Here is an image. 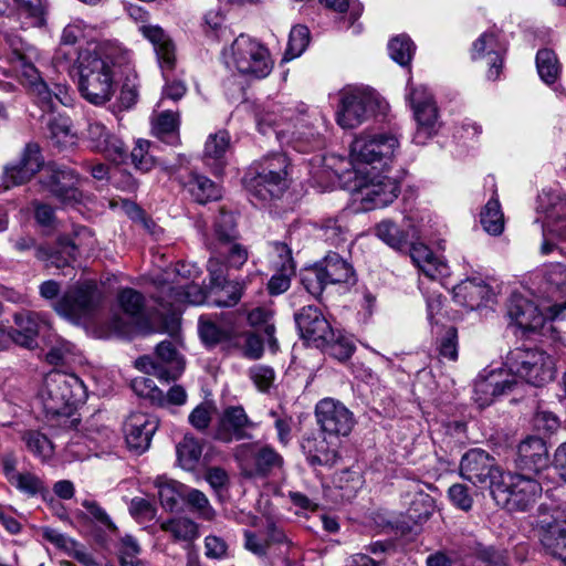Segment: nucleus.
Returning a JSON list of instances; mask_svg holds the SVG:
<instances>
[{"label": "nucleus", "instance_id": "nucleus-23", "mask_svg": "<svg viewBox=\"0 0 566 566\" xmlns=\"http://www.w3.org/2000/svg\"><path fill=\"white\" fill-rule=\"evenodd\" d=\"M43 166V158L39 145L28 144L21 158L6 166L2 182L6 189L20 186L29 181Z\"/></svg>", "mask_w": 566, "mask_h": 566}, {"label": "nucleus", "instance_id": "nucleus-56", "mask_svg": "<svg viewBox=\"0 0 566 566\" xmlns=\"http://www.w3.org/2000/svg\"><path fill=\"white\" fill-rule=\"evenodd\" d=\"M154 134L161 138L177 139V130L179 127V115L172 111H164L156 115L153 120Z\"/></svg>", "mask_w": 566, "mask_h": 566}, {"label": "nucleus", "instance_id": "nucleus-55", "mask_svg": "<svg viewBox=\"0 0 566 566\" xmlns=\"http://www.w3.org/2000/svg\"><path fill=\"white\" fill-rule=\"evenodd\" d=\"M154 151L155 146L150 142L138 139L130 153L132 164L142 172L149 171L157 163Z\"/></svg>", "mask_w": 566, "mask_h": 566}, {"label": "nucleus", "instance_id": "nucleus-37", "mask_svg": "<svg viewBox=\"0 0 566 566\" xmlns=\"http://www.w3.org/2000/svg\"><path fill=\"white\" fill-rule=\"evenodd\" d=\"M87 140L94 150L108 157L122 155L125 151L124 143L98 122L88 124Z\"/></svg>", "mask_w": 566, "mask_h": 566}, {"label": "nucleus", "instance_id": "nucleus-40", "mask_svg": "<svg viewBox=\"0 0 566 566\" xmlns=\"http://www.w3.org/2000/svg\"><path fill=\"white\" fill-rule=\"evenodd\" d=\"M10 46L12 50L10 62L14 70L20 73V76L24 80V84L29 87L41 82L42 78L39 75L35 66L30 62L27 52L23 48V43L20 40H10Z\"/></svg>", "mask_w": 566, "mask_h": 566}, {"label": "nucleus", "instance_id": "nucleus-8", "mask_svg": "<svg viewBox=\"0 0 566 566\" xmlns=\"http://www.w3.org/2000/svg\"><path fill=\"white\" fill-rule=\"evenodd\" d=\"M510 371L527 384L542 387L555 377L554 358L541 348H516L507 361Z\"/></svg>", "mask_w": 566, "mask_h": 566}, {"label": "nucleus", "instance_id": "nucleus-42", "mask_svg": "<svg viewBox=\"0 0 566 566\" xmlns=\"http://www.w3.org/2000/svg\"><path fill=\"white\" fill-rule=\"evenodd\" d=\"M191 197L199 203H206L220 198V189L217 184L199 174H191L184 184Z\"/></svg>", "mask_w": 566, "mask_h": 566}, {"label": "nucleus", "instance_id": "nucleus-11", "mask_svg": "<svg viewBox=\"0 0 566 566\" xmlns=\"http://www.w3.org/2000/svg\"><path fill=\"white\" fill-rule=\"evenodd\" d=\"M241 473L248 479H265L283 467V458L273 448L259 442L241 443L233 452Z\"/></svg>", "mask_w": 566, "mask_h": 566}, {"label": "nucleus", "instance_id": "nucleus-19", "mask_svg": "<svg viewBox=\"0 0 566 566\" xmlns=\"http://www.w3.org/2000/svg\"><path fill=\"white\" fill-rule=\"evenodd\" d=\"M13 247L19 252H25L35 249V258L46 262V265L62 269L69 265L76 258V243L67 235H62L57 240V248L50 250L44 247H36L35 239L30 235L19 237L13 241Z\"/></svg>", "mask_w": 566, "mask_h": 566}, {"label": "nucleus", "instance_id": "nucleus-38", "mask_svg": "<svg viewBox=\"0 0 566 566\" xmlns=\"http://www.w3.org/2000/svg\"><path fill=\"white\" fill-rule=\"evenodd\" d=\"M276 250L280 252V256H284V259L280 265V271L272 275L268 282V289L272 295H279L287 291L291 285V276L295 273V265L287 245L276 243Z\"/></svg>", "mask_w": 566, "mask_h": 566}, {"label": "nucleus", "instance_id": "nucleus-15", "mask_svg": "<svg viewBox=\"0 0 566 566\" xmlns=\"http://www.w3.org/2000/svg\"><path fill=\"white\" fill-rule=\"evenodd\" d=\"M460 474L474 485L488 486L491 493L503 478L494 458L482 449H472L462 457Z\"/></svg>", "mask_w": 566, "mask_h": 566}, {"label": "nucleus", "instance_id": "nucleus-61", "mask_svg": "<svg viewBox=\"0 0 566 566\" xmlns=\"http://www.w3.org/2000/svg\"><path fill=\"white\" fill-rule=\"evenodd\" d=\"M118 303L124 313L132 317H139L144 312L145 298L134 289L122 290L118 293Z\"/></svg>", "mask_w": 566, "mask_h": 566}, {"label": "nucleus", "instance_id": "nucleus-31", "mask_svg": "<svg viewBox=\"0 0 566 566\" xmlns=\"http://www.w3.org/2000/svg\"><path fill=\"white\" fill-rule=\"evenodd\" d=\"M231 230V220L229 217L224 220ZM232 232H220L221 244L212 245V253L224 260L226 265L230 269L240 270L249 259V250L240 243L238 239L232 240Z\"/></svg>", "mask_w": 566, "mask_h": 566}, {"label": "nucleus", "instance_id": "nucleus-28", "mask_svg": "<svg viewBox=\"0 0 566 566\" xmlns=\"http://www.w3.org/2000/svg\"><path fill=\"white\" fill-rule=\"evenodd\" d=\"M17 328L9 335L11 339L25 348L32 349L38 345L36 338L42 328L49 327L44 315L36 312H23L14 315Z\"/></svg>", "mask_w": 566, "mask_h": 566}, {"label": "nucleus", "instance_id": "nucleus-22", "mask_svg": "<svg viewBox=\"0 0 566 566\" xmlns=\"http://www.w3.org/2000/svg\"><path fill=\"white\" fill-rule=\"evenodd\" d=\"M516 385V378L509 371L492 370L488 375L476 378L473 399L480 408H484L490 406L496 397L511 392Z\"/></svg>", "mask_w": 566, "mask_h": 566}, {"label": "nucleus", "instance_id": "nucleus-49", "mask_svg": "<svg viewBox=\"0 0 566 566\" xmlns=\"http://www.w3.org/2000/svg\"><path fill=\"white\" fill-rule=\"evenodd\" d=\"M156 356L169 375V380L176 379L184 370V360L175 346L169 340L159 343L156 347Z\"/></svg>", "mask_w": 566, "mask_h": 566}, {"label": "nucleus", "instance_id": "nucleus-46", "mask_svg": "<svg viewBox=\"0 0 566 566\" xmlns=\"http://www.w3.org/2000/svg\"><path fill=\"white\" fill-rule=\"evenodd\" d=\"M160 528L169 533L174 541L185 542L187 545L192 543L198 536V525L187 517H175L160 524Z\"/></svg>", "mask_w": 566, "mask_h": 566}, {"label": "nucleus", "instance_id": "nucleus-32", "mask_svg": "<svg viewBox=\"0 0 566 566\" xmlns=\"http://www.w3.org/2000/svg\"><path fill=\"white\" fill-rule=\"evenodd\" d=\"M410 258L413 264L426 276L436 280L449 274V266L443 259L436 255L429 247L423 243H412Z\"/></svg>", "mask_w": 566, "mask_h": 566}, {"label": "nucleus", "instance_id": "nucleus-21", "mask_svg": "<svg viewBox=\"0 0 566 566\" xmlns=\"http://www.w3.org/2000/svg\"><path fill=\"white\" fill-rule=\"evenodd\" d=\"M301 337L319 347L322 342L334 339V329L318 307L308 305L294 314Z\"/></svg>", "mask_w": 566, "mask_h": 566}, {"label": "nucleus", "instance_id": "nucleus-12", "mask_svg": "<svg viewBox=\"0 0 566 566\" xmlns=\"http://www.w3.org/2000/svg\"><path fill=\"white\" fill-rule=\"evenodd\" d=\"M406 96L417 122L412 140L417 145H424L440 127L436 101L426 85L411 82L408 84Z\"/></svg>", "mask_w": 566, "mask_h": 566}, {"label": "nucleus", "instance_id": "nucleus-48", "mask_svg": "<svg viewBox=\"0 0 566 566\" xmlns=\"http://www.w3.org/2000/svg\"><path fill=\"white\" fill-rule=\"evenodd\" d=\"M480 222L485 232L491 235H500L504 230V216L501 205L494 196L486 202L480 213Z\"/></svg>", "mask_w": 566, "mask_h": 566}, {"label": "nucleus", "instance_id": "nucleus-18", "mask_svg": "<svg viewBox=\"0 0 566 566\" xmlns=\"http://www.w3.org/2000/svg\"><path fill=\"white\" fill-rule=\"evenodd\" d=\"M164 280L161 283V294L156 300L164 308L171 312L174 319L180 314L184 305H201L207 300L206 291L195 282L181 281L172 282L174 285H166Z\"/></svg>", "mask_w": 566, "mask_h": 566}, {"label": "nucleus", "instance_id": "nucleus-6", "mask_svg": "<svg viewBox=\"0 0 566 566\" xmlns=\"http://www.w3.org/2000/svg\"><path fill=\"white\" fill-rule=\"evenodd\" d=\"M375 167L367 171H358L354 182V201L359 202L360 210L369 211L385 208L392 203L400 192L396 178L376 172Z\"/></svg>", "mask_w": 566, "mask_h": 566}, {"label": "nucleus", "instance_id": "nucleus-26", "mask_svg": "<svg viewBox=\"0 0 566 566\" xmlns=\"http://www.w3.org/2000/svg\"><path fill=\"white\" fill-rule=\"evenodd\" d=\"M507 317L511 323L525 332H535L539 329L545 317L538 307L528 298L513 294L507 303Z\"/></svg>", "mask_w": 566, "mask_h": 566}, {"label": "nucleus", "instance_id": "nucleus-52", "mask_svg": "<svg viewBox=\"0 0 566 566\" xmlns=\"http://www.w3.org/2000/svg\"><path fill=\"white\" fill-rule=\"evenodd\" d=\"M19 15L27 27H42L45 23L46 6L44 0H13Z\"/></svg>", "mask_w": 566, "mask_h": 566}, {"label": "nucleus", "instance_id": "nucleus-35", "mask_svg": "<svg viewBox=\"0 0 566 566\" xmlns=\"http://www.w3.org/2000/svg\"><path fill=\"white\" fill-rule=\"evenodd\" d=\"M318 263L324 271L328 284L354 285L357 281L352 263L336 252L327 253Z\"/></svg>", "mask_w": 566, "mask_h": 566}, {"label": "nucleus", "instance_id": "nucleus-41", "mask_svg": "<svg viewBox=\"0 0 566 566\" xmlns=\"http://www.w3.org/2000/svg\"><path fill=\"white\" fill-rule=\"evenodd\" d=\"M48 137L59 148H66L75 144V135L71 130V119L67 116L50 114L46 120Z\"/></svg>", "mask_w": 566, "mask_h": 566}, {"label": "nucleus", "instance_id": "nucleus-13", "mask_svg": "<svg viewBox=\"0 0 566 566\" xmlns=\"http://www.w3.org/2000/svg\"><path fill=\"white\" fill-rule=\"evenodd\" d=\"M101 304V294L94 284L70 289L54 304L56 313L73 323L90 319Z\"/></svg>", "mask_w": 566, "mask_h": 566}, {"label": "nucleus", "instance_id": "nucleus-1", "mask_svg": "<svg viewBox=\"0 0 566 566\" xmlns=\"http://www.w3.org/2000/svg\"><path fill=\"white\" fill-rule=\"evenodd\" d=\"M78 90L94 105H103L115 94L124 72L132 73V53L113 42L88 44L77 55Z\"/></svg>", "mask_w": 566, "mask_h": 566}, {"label": "nucleus", "instance_id": "nucleus-43", "mask_svg": "<svg viewBox=\"0 0 566 566\" xmlns=\"http://www.w3.org/2000/svg\"><path fill=\"white\" fill-rule=\"evenodd\" d=\"M155 486L158 489V497L164 509L174 511L180 499H185L187 486L166 476H157Z\"/></svg>", "mask_w": 566, "mask_h": 566}, {"label": "nucleus", "instance_id": "nucleus-4", "mask_svg": "<svg viewBox=\"0 0 566 566\" xmlns=\"http://www.w3.org/2000/svg\"><path fill=\"white\" fill-rule=\"evenodd\" d=\"M291 184V164L285 154L274 153L253 163L247 189L260 201L279 199Z\"/></svg>", "mask_w": 566, "mask_h": 566}, {"label": "nucleus", "instance_id": "nucleus-10", "mask_svg": "<svg viewBox=\"0 0 566 566\" xmlns=\"http://www.w3.org/2000/svg\"><path fill=\"white\" fill-rule=\"evenodd\" d=\"M229 63L240 74L256 80L266 77L273 69L269 50L261 42L245 34H240L232 42Z\"/></svg>", "mask_w": 566, "mask_h": 566}, {"label": "nucleus", "instance_id": "nucleus-63", "mask_svg": "<svg viewBox=\"0 0 566 566\" xmlns=\"http://www.w3.org/2000/svg\"><path fill=\"white\" fill-rule=\"evenodd\" d=\"M273 311L269 307L258 306L248 313V322L252 326H263L264 333L268 336L270 344H275L274 338L275 327L271 323Z\"/></svg>", "mask_w": 566, "mask_h": 566}, {"label": "nucleus", "instance_id": "nucleus-47", "mask_svg": "<svg viewBox=\"0 0 566 566\" xmlns=\"http://www.w3.org/2000/svg\"><path fill=\"white\" fill-rule=\"evenodd\" d=\"M307 461L311 465H323L332 468L338 461V452L331 448L325 439L307 441Z\"/></svg>", "mask_w": 566, "mask_h": 566}, {"label": "nucleus", "instance_id": "nucleus-62", "mask_svg": "<svg viewBox=\"0 0 566 566\" xmlns=\"http://www.w3.org/2000/svg\"><path fill=\"white\" fill-rule=\"evenodd\" d=\"M23 440L28 450L43 461L52 457L53 444L43 433L39 431H28L24 433Z\"/></svg>", "mask_w": 566, "mask_h": 566}, {"label": "nucleus", "instance_id": "nucleus-14", "mask_svg": "<svg viewBox=\"0 0 566 566\" xmlns=\"http://www.w3.org/2000/svg\"><path fill=\"white\" fill-rule=\"evenodd\" d=\"M78 174L65 166L49 165L41 176L42 187L61 205L74 206L82 201Z\"/></svg>", "mask_w": 566, "mask_h": 566}, {"label": "nucleus", "instance_id": "nucleus-2", "mask_svg": "<svg viewBox=\"0 0 566 566\" xmlns=\"http://www.w3.org/2000/svg\"><path fill=\"white\" fill-rule=\"evenodd\" d=\"M258 129L266 135L274 132L276 138L282 140L290 136L289 142L300 153L323 147L322 128L325 127V118L317 112L307 115L304 111L296 113L292 108L266 111L256 116Z\"/></svg>", "mask_w": 566, "mask_h": 566}, {"label": "nucleus", "instance_id": "nucleus-24", "mask_svg": "<svg viewBox=\"0 0 566 566\" xmlns=\"http://www.w3.org/2000/svg\"><path fill=\"white\" fill-rule=\"evenodd\" d=\"M208 270L210 273L211 289L214 294L212 304L219 307H232L237 305L243 294L245 282L227 281L221 268L213 259L209 260Z\"/></svg>", "mask_w": 566, "mask_h": 566}, {"label": "nucleus", "instance_id": "nucleus-27", "mask_svg": "<svg viewBox=\"0 0 566 566\" xmlns=\"http://www.w3.org/2000/svg\"><path fill=\"white\" fill-rule=\"evenodd\" d=\"M494 293L480 277H468L453 287V298L460 305L476 310L492 302Z\"/></svg>", "mask_w": 566, "mask_h": 566}, {"label": "nucleus", "instance_id": "nucleus-5", "mask_svg": "<svg viewBox=\"0 0 566 566\" xmlns=\"http://www.w3.org/2000/svg\"><path fill=\"white\" fill-rule=\"evenodd\" d=\"M542 492V476L522 472L507 473L500 484L492 486V497L496 504L511 512L530 510Z\"/></svg>", "mask_w": 566, "mask_h": 566}, {"label": "nucleus", "instance_id": "nucleus-9", "mask_svg": "<svg viewBox=\"0 0 566 566\" xmlns=\"http://www.w3.org/2000/svg\"><path fill=\"white\" fill-rule=\"evenodd\" d=\"M379 106V95L366 86H347L339 92L337 124L353 129L365 123Z\"/></svg>", "mask_w": 566, "mask_h": 566}, {"label": "nucleus", "instance_id": "nucleus-60", "mask_svg": "<svg viewBox=\"0 0 566 566\" xmlns=\"http://www.w3.org/2000/svg\"><path fill=\"white\" fill-rule=\"evenodd\" d=\"M310 30L306 25L297 24L292 28L287 48L285 51V59L292 60L298 57L307 48L310 43Z\"/></svg>", "mask_w": 566, "mask_h": 566}, {"label": "nucleus", "instance_id": "nucleus-64", "mask_svg": "<svg viewBox=\"0 0 566 566\" xmlns=\"http://www.w3.org/2000/svg\"><path fill=\"white\" fill-rule=\"evenodd\" d=\"M133 390L140 397L149 399L153 403L163 405L165 394L154 380L148 377H137L132 381Z\"/></svg>", "mask_w": 566, "mask_h": 566}, {"label": "nucleus", "instance_id": "nucleus-3", "mask_svg": "<svg viewBox=\"0 0 566 566\" xmlns=\"http://www.w3.org/2000/svg\"><path fill=\"white\" fill-rule=\"evenodd\" d=\"M87 398V389L74 374L52 371L46 375L40 400L48 419L64 418V424L78 405Z\"/></svg>", "mask_w": 566, "mask_h": 566}, {"label": "nucleus", "instance_id": "nucleus-39", "mask_svg": "<svg viewBox=\"0 0 566 566\" xmlns=\"http://www.w3.org/2000/svg\"><path fill=\"white\" fill-rule=\"evenodd\" d=\"M405 503L408 505L406 514L413 523L427 521L434 511L433 499L418 485L405 495Z\"/></svg>", "mask_w": 566, "mask_h": 566}, {"label": "nucleus", "instance_id": "nucleus-58", "mask_svg": "<svg viewBox=\"0 0 566 566\" xmlns=\"http://www.w3.org/2000/svg\"><path fill=\"white\" fill-rule=\"evenodd\" d=\"M301 282L305 290L315 297H318L325 287L329 285L318 262L303 270Z\"/></svg>", "mask_w": 566, "mask_h": 566}, {"label": "nucleus", "instance_id": "nucleus-17", "mask_svg": "<svg viewBox=\"0 0 566 566\" xmlns=\"http://www.w3.org/2000/svg\"><path fill=\"white\" fill-rule=\"evenodd\" d=\"M256 428L241 405L226 407L214 426L213 439L231 443L251 438L250 431Z\"/></svg>", "mask_w": 566, "mask_h": 566}, {"label": "nucleus", "instance_id": "nucleus-53", "mask_svg": "<svg viewBox=\"0 0 566 566\" xmlns=\"http://www.w3.org/2000/svg\"><path fill=\"white\" fill-rule=\"evenodd\" d=\"M415 51L416 45L407 34H399L388 43L389 56L401 66L410 64Z\"/></svg>", "mask_w": 566, "mask_h": 566}, {"label": "nucleus", "instance_id": "nucleus-57", "mask_svg": "<svg viewBox=\"0 0 566 566\" xmlns=\"http://www.w3.org/2000/svg\"><path fill=\"white\" fill-rule=\"evenodd\" d=\"M536 67L539 77L547 84L554 83L558 77L559 64L552 50L543 49L537 52Z\"/></svg>", "mask_w": 566, "mask_h": 566}, {"label": "nucleus", "instance_id": "nucleus-33", "mask_svg": "<svg viewBox=\"0 0 566 566\" xmlns=\"http://www.w3.org/2000/svg\"><path fill=\"white\" fill-rule=\"evenodd\" d=\"M140 31L151 42L163 73L172 70L176 61L175 45L164 30L155 25H143Z\"/></svg>", "mask_w": 566, "mask_h": 566}, {"label": "nucleus", "instance_id": "nucleus-30", "mask_svg": "<svg viewBox=\"0 0 566 566\" xmlns=\"http://www.w3.org/2000/svg\"><path fill=\"white\" fill-rule=\"evenodd\" d=\"M539 541L549 555L566 565V520H542Z\"/></svg>", "mask_w": 566, "mask_h": 566}, {"label": "nucleus", "instance_id": "nucleus-54", "mask_svg": "<svg viewBox=\"0 0 566 566\" xmlns=\"http://www.w3.org/2000/svg\"><path fill=\"white\" fill-rule=\"evenodd\" d=\"M200 271L199 269L193 264H188L185 262H178L174 269L172 272L166 271L164 274L156 277L154 281L157 285L159 293L161 294V285L163 281H166V285H174L172 282L181 281V283L185 282H195V280L199 276Z\"/></svg>", "mask_w": 566, "mask_h": 566}, {"label": "nucleus", "instance_id": "nucleus-16", "mask_svg": "<svg viewBox=\"0 0 566 566\" xmlns=\"http://www.w3.org/2000/svg\"><path fill=\"white\" fill-rule=\"evenodd\" d=\"M315 417L321 430L331 437H346L354 427L353 412L339 400L321 399L315 406Z\"/></svg>", "mask_w": 566, "mask_h": 566}, {"label": "nucleus", "instance_id": "nucleus-34", "mask_svg": "<svg viewBox=\"0 0 566 566\" xmlns=\"http://www.w3.org/2000/svg\"><path fill=\"white\" fill-rule=\"evenodd\" d=\"M31 94L36 103L48 112H52L59 104L67 106L72 103L69 86L61 83H54L51 87L43 80L30 87Z\"/></svg>", "mask_w": 566, "mask_h": 566}, {"label": "nucleus", "instance_id": "nucleus-59", "mask_svg": "<svg viewBox=\"0 0 566 566\" xmlns=\"http://www.w3.org/2000/svg\"><path fill=\"white\" fill-rule=\"evenodd\" d=\"M376 235L386 244L400 250L407 243V233L390 220H384L376 227Z\"/></svg>", "mask_w": 566, "mask_h": 566}, {"label": "nucleus", "instance_id": "nucleus-25", "mask_svg": "<svg viewBox=\"0 0 566 566\" xmlns=\"http://www.w3.org/2000/svg\"><path fill=\"white\" fill-rule=\"evenodd\" d=\"M516 462L522 473L542 476L543 470L548 467V451L544 439L528 437L522 441L517 449Z\"/></svg>", "mask_w": 566, "mask_h": 566}, {"label": "nucleus", "instance_id": "nucleus-29", "mask_svg": "<svg viewBox=\"0 0 566 566\" xmlns=\"http://www.w3.org/2000/svg\"><path fill=\"white\" fill-rule=\"evenodd\" d=\"M505 46L499 41L494 32H485L480 35L472 45V59H488L490 80L499 77L502 67V55Z\"/></svg>", "mask_w": 566, "mask_h": 566}, {"label": "nucleus", "instance_id": "nucleus-51", "mask_svg": "<svg viewBox=\"0 0 566 566\" xmlns=\"http://www.w3.org/2000/svg\"><path fill=\"white\" fill-rule=\"evenodd\" d=\"M176 451L180 465L186 470H192L201 458L202 446L193 436L186 434L177 444Z\"/></svg>", "mask_w": 566, "mask_h": 566}, {"label": "nucleus", "instance_id": "nucleus-50", "mask_svg": "<svg viewBox=\"0 0 566 566\" xmlns=\"http://www.w3.org/2000/svg\"><path fill=\"white\" fill-rule=\"evenodd\" d=\"M546 293L551 298L566 296V265L563 263H551L545 270Z\"/></svg>", "mask_w": 566, "mask_h": 566}, {"label": "nucleus", "instance_id": "nucleus-45", "mask_svg": "<svg viewBox=\"0 0 566 566\" xmlns=\"http://www.w3.org/2000/svg\"><path fill=\"white\" fill-rule=\"evenodd\" d=\"M230 148V135L227 130L210 134L205 144L203 157L206 160H214V172L220 174L223 167V156Z\"/></svg>", "mask_w": 566, "mask_h": 566}, {"label": "nucleus", "instance_id": "nucleus-36", "mask_svg": "<svg viewBox=\"0 0 566 566\" xmlns=\"http://www.w3.org/2000/svg\"><path fill=\"white\" fill-rule=\"evenodd\" d=\"M43 536L45 539L63 549L70 557L76 559L83 566H98L93 554L82 544L73 538L65 536L54 528H44Z\"/></svg>", "mask_w": 566, "mask_h": 566}, {"label": "nucleus", "instance_id": "nucleus-20", "mask_svg": "<svg viewBox=\"0 0 566 566\" xmlns=\"http://www.w3.org/2000/svg\"><path fill=\"white\" fill-rule=\"evenodd\" d=\"M159 427L157 417L145 412H132L124 423L127 447L136 454L148 450L150 441Z\"/></svg>", "mask_w": 566, "mask_h": 566}, {"label": "nucleus", "instance_id": "nucleus-44", "mask_svg": "<svg viewBox=\"0 0 566 566\" xmlns=\"http://www.w3.org/2000/svg\"><path fill=\"white\" fill-rule=\"evenodd\" d=\"M549 206L546 209V217L551 232L566 240V198L557 193L546 195Z\"/></svg>", "mask_w": 566, "mask_h": 566}, {"label": "nucleus", "instance_id": "nucleus-7", "mask_svg": "<svg viewBox=\"0 0 566 566\" xmlns=\"http://www.w3.org/2000/svg\"><path fill=\"white\" fill-rule=\"evenodd\" d=\"M399 136L389 130L364 132L350 145V157L355 163L379 164L386 168L398 154Z\"/></svg>", "mask_w": 566, "mask_h": 566}]
</instances>
